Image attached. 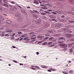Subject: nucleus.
Listing matches in <instances>:
<instances>
[{"mask_svg": "<svg viewBox=\"0 0 74 74\" xmlns=\"http://www.w3.org/2000/svg\"><path fill=\"white\" fill-rule=\"evenodd\" d=\"M59 46L60 47L62 48H64L63 49V51H66L67 50V47L68 45L64 43H61L59 45Z\"/></svg>", "mask_w": 74, "mask_h": 74, "instance_id": "obj_1", "label": "nucleus"}, {"mask_svg": "<svg viewBox=\"0 0 74 74\" xmlns=\"http://www.w3.org/2000/svg\"><path fill=\"white\" fill-rule=\"evenodd\" d=\"M62 26L63 24H62L60 23L59 24H56L55 25V27L56 29H59Z\"/></svg>", "mask_w": 74, "mask_h": 74, "instance_id": "obj_2", "label": "nucleus"}, {"mask_svg": "<svg viewBox=\"0 0 74 74\" xmlns=\"http://www.w3.org/2000/svg\"><path fill=\"white\" fill-rule=\"evenodd\" d=\"M42 36V35L41 34H39L38 35V37H37V38H39V39H40V40H42V38H44V36Z\"/></svg>", "mask_w": 74, "mask_h": 74, "instance_id": "obj_3", "label": "nucleus"}, {"mask_svg": "<svg viewBox=\"0 0 74 74\" xmlns=\"http://www.w3.org/2000/svg\"><path fill=\"white\" fill-rule=\"evenodd\" d=\"M44 27H49V26H50V25H49V24H48V23H47V22H45L44 24Z\"/></svg>", "mask_w": 74, "mask_h": 74, "instance_id": "obj_4", "label": "nucleus"}, {"mask_svg": "<svg viewBox=\"0 0 74 74\" xmlns=\"http://www.w3.org/2000/svg\"><path fill=\"white\" fill-rule=\"evenodd\" d=\"M51 21L52 23H55L56 22H57V20L55 19H51Z\"/></svg>", "mask_w": 74, "mask_h": 74, "instance_id": "obj_5", "label": "nucleus"}, {"mask_svg": "<svg viewBox=\"0 0 74 74\" xmlns=\"http://www.w3.org/2000/svg\"><path fill=\"white\" fill-rule=\"evenodd\" d=\"M23 19L21 17H20L18 18V22L19 23H21V22H22V21Z\"/></svg>", "mask_w": 74, "mask_h": 74, "instance_id": "obj_6", "label": "nucleus"}, {"mask_svg": "<svg viewBox=\"0 0 74 74\" xmlns=\"http://www.w3.org/2000/svg\"><path fill=\"white\" fill-rule=\"evenodd\" d=\"M4 20V17L1 16H0V21H3Z\"/></svg>", "mask_w": 74, "mask_h": 74, "instance_id": "obj_7", "label": "nucleus"}, {"mask_svg": "<svg viewBox=\"0 0 74 74\" xmlns=\"http://www.w3.org/2000/svg\"><path fill=\"white\" fill-rule=\"evenodd\" d=\"M41 68H43L44 69H48V67L44 65H41Z\"/></svg>", "mask_w": 74, "mask_h": 74, "instance_id": "obj_8", "label": "nucleus"}, {"mask_svg": "<svg viewBox=\"0 0 74 74\" xmlns=\"http://www.w3.org/2000/svg\"><path fill=\"white\" fill-rule=\"evenodd\" d=\"M3 6H4L6 8H8V5L5 3H4L3 4Z\"/></svg>", "mask_w": 74, "mask_h": 74, "instance_id": "obj_9", "label": "nucleus"}, {"mask_svg": "<svg viewBox=\"0 0 74 74\" xmlns=\"http://www.w3.org/2000/svg\"><path fill=\"white\" fill-rule=\"evenodd\" d=\"M74 73V70H71L69 71V74H73Z\"/></svg>", "mask_w": 74, "mask_h": 74, "instance_id": "obj_10", "label": "nucleus"}, {"mask_svg": "<svg viewBox=\"0 0 74 74\" xmlns=\"http://www.w3.org/2000/svg\"><path fill=\"white\" fill-rule=\"evenodd\" d=\"M65 39L66 38L64 37H61L60 38L59 40H65Z\"/></svg>", "mask_w": 74, "mask_h": 74, "instance_id": "obj_11", "label": "nucleus"}, {"mask_svg": "<svg viewBox=\"0 0 74 74\" xmlns=\"http://www.w3.org/2000/svg\"><path fill=\"white\" fill-rule=\"evenodd\" d=\"M68 22H69V23H74V21L72 20H68Z\"/></svg>", "mask_w": 74, "mask_h": 74, "instance_id": "obj_12", "label": "nucleus"}, {"mask_svg": "<svg viewBox=\"0 0 74 74\" xmlns=\"http://www.w3.org/2000/svg\"><path fill=\"white\" fill-rule=\"evenodd\" d=\"M55 38H54L52 37H50L49 38V40L51 41V40H53Z\"/></svg>", "mask_w": 74, "mask_h": 74, "instance_id": "obj_13", "label": "nucleus"}, {"mask_svg": "<svg viewBox=\"0 0 74 74\" xmlns=\"http://www.w3.org/2000/svg\"><path fill=\"white\" fill-rule=\"evenodd\" d=\"M66 36L68 38H70L71 37V35L70 34H67Z\"/></svg>", "mask_w": 74, "mask_h": 74, "instance_id": "obj_14", "label": "nucleus"}, {"mask_svg": "<svg viewBox=\"0 0 74 74\" xmlns=\"http://www.w3.org/2000/svg\"><path fill=\"white\" fill-rule=\"evenodd\" d=\"M16 16L17 17H19L21 16V14L19 13H17L16 14Z\"/></svg>", "mask_w": 74, "mask_h": 74, "instance_id": "obj_15", "label": "nucleus"}, {"mask_svg": "<svg viewBox=\"0 0 74 74\" xmlns=\"http://www.w3.org/2000/svg\"><path fill=\"white\" fill-rule=\"evenodd\" d=\"M34 32H31L29 34V35L30 36H33V35H34Z\"/></svg>", "mask_w": 74, "mask_h": 74, "instance_id": "obj_16", "label": "nucleus"}, {"mask_svg": "<svg viewBox=\"0 0 74 74\" xmlns=\"http://www.w3.org/2000/svg\"><path fill=\"white\" fill-rule=\"evenodd\" d=\"M50 70H52V71H56V69H53L52 68H49Z\"/></svg>", "mask_w": 74, "mask_h": 74, "instance_id": "obj_17", "label": "nucleus"}, {"mask_svg": "<svg viewBox=\"0 0 74 74\" xmlns=\"http://www.w3.org/2000/svg\"><path fill=\"white\" fill-rule=\"evenodd\" d=\"M55 16L54 15H51L50 16V18H55Z\"/></svg>", "mask_w": 74, "mask_h": 74, "instance_id": "obj_18", "label": "nucleus"}, {"mask_svg": "<svg viewBox=\"0 0 74 74\" xmlns=\"http://www.w3.org/2000/svg\"><path fill=\"white\" fill-rule=\"evenodd\" d=\"M12 22V21H10V20H7L6 21V23H11Z\"/></svg>", "mask_w": 74, "mask_h": 74, "instance_id": "obj_19", "label": "nucleus"}, {"mask_svg": "<svg viewBox=\"0 0 74 74\" xmlns=\"http://www.w3.org/2000/svg\"><path fill=\"white\" fill-rule=\"evenodd\" d=\"M73 30H72L71 31L68 30L67 31V32H68V33H73Z\"/></svg>", "mask_w": 74, "mask_h": 74, "instance_id": "obj_20", "label": "nucleus"}, {"mask_svg": "<svg viewBox=\"0 0 74 74\" xmlns=\"http://www.w3.org/2000/svg\"><path fill=\"white\" fill-rule=\"evenodd\" d=\"M3 1L5 3L8 4V1L7 0H3Z\"/></svg>", "mask_w": 74, "mask_h": 74, "instance_id": "obj_21", "label": "nucleus"}, {"mask_svg": "<svg viewBox=\"0 0 74 74\" xmlns=\"http://www.w3.org/2000/svg\"><path fill=\"white\" fill-rule=\"evenodd\" d=\"M24 24H25V25H24ZM24 24H23L24 26V27H26V26H27V25H29V24H30V23H28L27 24L24 23Z\"/></svg>", "mask_w": 74, "mask_h": 74, "instance_id": "obj_22", "label": "nucleus"}, {"mask_svg": "<svg viewBox=\"0 0 74 74\" xmlns=\"http://www.w3.org/2000/svg\"><path fill=\"white\" fill-rule=\"evenodd\" d=\"M40 8H42L43 10H47L48 9V8L45 7H42Z\"/></svg>", "mask_w": 74, "mask_h": 74, "instance_id": "obj_23", "label": "nucleus"}, {"mask_svg": "<svg viewBox=\"0 0 74 74\" xmlns=\"http://www.w3.org/2000/svg\"><path fill=\"white\" fill-rule=\"evenodd\" d=\"M34 4H39V3L37 1H35L33 2Z\"/></svg>", "mask_w": 74, "mask_h": 74, "instance_id": "obj_24", "label": "nucleus"}, {"mask_svg": "<svg viewBox=\"0 0 74 74\" xmlns=\"http://www.w3.org/2000/svg\"><path fill=\"white\" fill-rule=\"evenodd\" d=\"M54 36L55 37H59L60 36V34H55Z\"/></svg>", "mask_w": 74, "mask_h": 74, "instance_id": "obj_25", "label": "nucleus"}, {"mask_svg": "<svg viewBox=\"0 0 74 74\" xmlns=\"http://www.w3.org/2000/svg\"><path fill=\"white\" fill-rule=\"evenodd\" d=\"M47 44V42H45L43 43L42 44V45H46Z\"/></svg>", "mask_w": 74, "mask_h": 74, "instance_id": "obj_26", "label": "nucleus"}, {"mask_svg": "<svg viewBox=\"0 0 74 74\" xmlns=\"http://www.w3.org/2000/svg\"><path fill=\"white\" fill-rule=\"evenodd\" d=\"M29 69H32V70H36V69L33 67H29Z\"/></svg>", "mask_w": 74, "mask_h": 74, "instance_id": "obj_27", "label": "nucleus"}, {"mask_svg": "<svg viewBox=\"0 0 74 74\" xmlns=\"http://www.w3.org/2000/svg\"><path fill=\"white\" fill-rule=\"evenodd\" d=\"M34 67H35V68H37V69H40L39 68V67L37 66H34Z\"/></svg>", "mask_w": 74, "mask_h": 74, "instance_id": "obj_28", "label": "nucleus"}, {"mask_svg": "<svg viewBox=\"0 0 74 74\" xmlns=\"http://www.w3.org/2000/svg\"><path fill=\"white\" fill-rule=\"evenodd\" d=\"M34 24H33L31 25V27H32V28H33V27L34 26Z\"/></svg>", "mask_w": 74, "mask_h": 74, "instance_id": "obj_29", "label": "nucleus"}, {"mask_svg": "<svg viewBox=\"0 0 74 74\" xmlns=\"http://www.w3.org/2000/svg\"><path fill=\"white\" fill-rule=\"evenodd\" d=\"M41 15H46V14L44 13H40Z\"/></svg>", "mask_w": 74, "mask_h": 74, "instance_id": "obj_30", "label": "nucleus"}, {"mask_svg": "<svg viewBox=\"0 0 74 74\" xmlns=\"http://www.w3.org/2000/svg\"><path fill=\"white\" fill-rule=\"evenodd\" d=\"M63 74H68V73L67 72H66L65 71H64L63 72Z\"/></svg>", "mask_w": 74, "mask_h": 74, "instance_id": "obj_31", "label": "nucleus"}, {"mask_svg": "<svg viewBox=\"0 0 74 74\" xmlns=\"http://www.w3.org/2000/svg\"><path fill=\"white\" fill-rule=\"evenodd\" d=\"M57 13L58 14H61L62 13V12H60V11H59V10H58V12H57Z\"/></svg>", "mask_w": 74, "mask_h": 74, "instance_id": "obj_32", "label": "nucleus"}, {"mask_svg": "<svg viewBox=\"0 0 74 74\" xmlns=\"http://www.w3.org/2000/svg\"><path fill=\"white\" fill-rule=\"evenodd\" d=\"M51 13H52L54 15H56L57 14V13H55V12H51Z\"/></svg>", "mask_w": 74, "mask_h": 74, "instance_id": "obj_33", "label": "nucleus"}, {"mask_svg": "<svg viewBox=\"0 0 74 74\" xmlns=\"http://www.w3.org/2000/svg\"><path fill=\"white\" fill-rule=\"evenodd\" d=\"M74 41V39L73 38L71 39H70L69 40V41Z\"/></svg>", "mask_w": 74, "mask_h": 74, "instance_id": "obj_34", "label": "nucleus"}, {"mask_svg": "<svg viewBox=\"0 0 74 74\" xmlns=\"http://www.w3.org/2000/svg\"><path fill=\"white\" fill-rule=\"evenodd\" d=\"M48 38H49V37H46L44 39V41H45V40H47V39H48Z\"/></svg>", "mask_w": 74, "mask_h": 74, "instance_id": "obj_35", "label": "nucleus"}, {"mask_svg": "<svg viewBox=\"0 0 74 74\" xmlns=\"http://www.w3.org/2000/svg\"><path fill=\"white\" fill-rule=\"evenodd\" d=\"M13 62H14V63H18V62L16 61L13 60Z\"/></svg>", "mask_w": 74, "mask_h": 74, "instance_id": "obj_36", "label": "nucleus"}, {"mask_svg": "<svg viewBox=\"0 0 74 74\" xmlns=\"http://www.w3.org/2000/svg\"><path fill=\"white\" fill-rule=\"evenodd\" d=\"M13 9H14V10H18V9H17V8L15 7H14L13 8Z\"/></svg>", "mask_w": 74, "mask_h": 74, "instance_id": "obj_37", "label": "nucleus"}, {"mask_svg": "<svg viewBox=\"0 0 74 74\" xmlns=\"http://www.w3.org/2000/svg\"><path fill=\"white\" fill-rule=\"evenodd\" d=\"M52 42H49L47 43V44L48 45H50V44H52Z\"/></svg>", "mask_w": 74, "mask_h": 74, "instance_id": "obj_38", "label": "nucleus"}, {"mask_svg": "<svg viewBox=\"0 0 74 74\" xmlns=\"http://www.w3.org/2000/svg\"><path fill=\"white\" fill-rule=\"evenodd\" d=\"M61 18H63L65 17V16L64 15H63L61 16Z\"/></svg>", "mask_w": 74, "mask_h": 74, "instance_id": "obj_39", "label": "nucleus"}, {"mask_svg": "<svg viewBox=\"0 0 74 74\" xmlns=\"http://www.w3.org/2000/svg\"><path fill=\"white\" fill-rule=\"evenodd\" d=\"M66 29L65 28H64L62 29V31L63 32H65V31H66Z\"/></svg>", "mask_w": 74, "mask_h": 74, "instance_id": "obj_40", "label": "nucleus"}, {"mask_svg": "<svg viewBox=\"0 0 74 74\" xmlns=\"http://www.w3.org/2000/svg\"><path fill=\"white\" fill-rule=\"evenodd\" d=\"M73 49H71L69 50V51L70 52H73Z\"/></svg>", "mask_w": 74, "mask_h": 74, "instance_id": "obj_41", "label": "nucleus"}, {"mask_svg": "<svg viewBox=\"0 0 74 74\" xmlns=\"http://www.w3.org/2000/svg\"><path fill=\"white\" fill-rule=\"evenodd\" d=\"M20 38H20L19 40L20 41H21V40H22L23 39V38H21V37H20Z\"/></svg>", "mask_w": 74, "mask_h": 74, "instance_id": "obj_42", "label": "nucleus"}, {"mask_svg": "<svg viewBox=\"0 0 74 74\" xmlns=\"http://www.w3.org/2000/svg\"><path fill=\"white\" fill-rule=\"evenodd\" d=\"M0 36L1 37H4V34H1Z\"/></svg>", "mask_w": 74, "mask_h": 74, "instance_id": "obj_43", "label": "nucleus"}, {"mask_svg": "<svg viewBox=\"0 0 74 74\" xmlns=\"http://www.w3.org/2000/svg\"><path fill=\"white\" fill-rule=\"evenodd\" d=\"M3 16H7L8 15L7 14H3Z\"/></svg>", "mask_w": 74, "mask_h": 74, "instance_id": "obj_44", "label": "nucleus"}, {"mask_svg": "<svg viewBox=\"0 0 74 74\" xmlns=\"http://www.w3.org/2000/svg\"><path fill=\"white\" fill-rule=\"evenodd\" d=\"M12 38H11V40H14V39H15V38L14 37V36H12Z\"/></svg>", "mask_w": 74, "mask_h": 74, "instance_id": "obj_45", "label": "nucleus"}, {"mask_svg": "<svg viewBox=\"0 0 74 74\" xmlns=\"http://www.w3.org/2000/svg\"><path fill=\"white\" fill-rule=\"evenodd\" d=\"M55 46V45H52L49 46L50 47H54Z\"/></svg>", "mask_w": 74, "mask_h": 74, "instance_id": "obj_46", "label": "nucleus"}, {"mask_svg": "<svg viewBox=\"0 0 74 74\" xmlns=\"http://www.w3.org/2000/svg\"><path fill=\"white\" fill-rule=\"evenodd\" d=\"M71 11L72 12H73V13H74V9H72L71 10Z\"/></svg>", "mask_w": 74, "mask_h": 74, "instance_id": "obj_47", "label": "nucleus"}, {"mask_svg": "<svg viewBox=\"0 0 74 74\" xmlns=\"http://www.w3.org/2000/svg\"><path fill=\"white\" fill-rule=\"evenodd\" d=\"M29 38V37H26L25 38L23 39V40H26V39H27V38Z\"/></svg>", "mask_w": 74, "mask_h": 74, "instance_id": "obj_48", "label": "nucleus"}, {"mask_svg": "<svg viewBox=\"0 0 74 74\" xmlns=\"http://www.w3.org/2000/svg\"><path fill=\"white\" fill-rule=\"evenodd\" d=\"M70 2H71L72 3H74V0H71V1Z\"/></svg>", "mask_w": 74, "mask_h": 74, "instance_id": "obj_49", "label": "nucleus"}, {"mask_svg": "<svg viewBox=\"0 0 74 74\" xmlns=\"http://www.w3.org/2000/svg\"><path fill=\"white\" fill-rule=\"evenodd\" d=\"M66 19H67V20H69V19H70V17H68V18H66Z\"/></svg>", "mask_w": 74, "mask_h": 74, "instance_id": "obj_50", "label": "nucleus"}, {"mask_svg": "<svg viewBox=\"0 0 74 74\" xmlns=\"http://www.w3.org/2000/svg\"><path fill=\"white\" fill-rule=\"evenodd\" d=\"M46 13H47V14H51V13H50V12H48L47 11H46Z\"/></svg>", "mask_w": 74, "mask_h": 74, "instance_id": "obj_51", "label": "nucleus"}, {"mask_svg": "<svg viewBox=\"0 0 74 74\" xmlns=\"http://www.w3.org/2000/svg\"><path fill=\"white\" fill-rule=\"evenodd\" d=\"M10 36V35L8 34H6L5 35V36Z\"/></svg>", "mask_w": 74, "mask_h": 74, "instance_id": "obj_52", "label": "nucleus"}, {"mask_svg": "<svg viewBox=\"0 0 74 74\" xmlns=\"http://www.w3.org/2000/svg\"><path fill=\"white\" fill-rule=\"evenodd\" d=\"M36 37H34V38H31V40H32L34 39H36Z\"/></svg>", "mask_w": 74, "mask_h": 74, "instance_id": "obj_53", "label": "nucleus"}, {"mask_svg": "<svg viewBox=\"0 0 74 74\" xmlns=\"http://www.w3.org/2000/svg\"><path fill=\"white\" fill-rule=\"evenodd\" d=\"M18 34H21L22 32H18Z\"/></svg>", "mask_w": 74, "mask_h": 74, "instance_id": "obj_54", "label": "nucleus"}, {"mask_svg": "<svg viewBox=\"0 0 74 74\" xmlns=\"http://www.w3.org/2000/svg\"><path fill=\"white\" fill-rule=\"evenodd\" d=\"M34 11L35 12H36V13H38V11H37L34 10Z\"/></svg>", "mask_w": 74, "mask_h": 74, "instance_id": "obj_55", "label": "nucleus"}, {"mask_svg": "<svg viewBox=\"0 0 74 74\" xmlns=\"http://www.w3.org/2000/svg\"><path fill=\"white\" fill-rule=\"evenodd\" d=\"M49 72H52V71L50 69H49L47 70Z\"/></svg>", "mask_w": 74, "mask_h": 74, "instance_id": "obj_56", "label": "nucleus"}, {"mask_svg": "<svg viewBox=\"0 0 74 74\" xmlns=\"http://www.w3.org/2000/svg\"><path fill=\"white\" fill-rule=\"evenodd\" d=\"M19 39H20L19 38H18L16 39L15 40H16V41H18V40H19Z\"/></svg>", "mask_w": 74, "mask_h": 74, "instance_id": "obj_57", "label": "nucleus"}, {"mask_svg": "<svg viewBox=\"0 0 74 74\" xmlns=\"http://www.w3.org/2000/svg\"><path fill=\"white\" fill-rule=\"evenodd\" d=\"M11 3L12 4H15V3L13 1L11 2Z\"/></svg>", "mask_w": 74, "mask_h": 74, "instance_id": "obj_58", "label": "nucleus"}, {"mask_svg": "<svg viewBox=\"0 0 74 74\" xmlns=\"http://www.w3.org/2000/svg\"><path fill=\"white\" fill-rule=\"evenodd\" d=\"M4 33H5V32H2L1 33V34H4Z\"/></svg>", "mask_w": 74, "mask_h": 74, "instance_id": "obj_59", "label": "nucleus"}, {"mask_svg": "<svg viewBox=\"0 0 74 74\" xmlns=\"http://www.w3.org/2000/svg\"><path fill=\"white\" fill-rule=\"evenodd\" d=\"M40 6H41V7H44V5L40 4Z\"/></svg>", "mask_w": 74, "mask_h": 74, "instance_id": "obj_60", "label": "nucleus"}, {"mask_svg": "<svg viewBox=\"0 0 74 74\" xmlns=\"http://www.w3.org/2000/svg\"><path fill=\"white\" fill-rule=\"evenodd\" d=\"M39 53H40L38 52H36V55H39Z\"/></svg>", "mask_w": 74, "mask_h": 74, "instance_id": "obj_61", "label": "nucleus"}, {"mask_svg": "<svg viewBox=\"0 0 74 74\" xmlns=\"http://www.w3.org/2000/svg\"><path fill=\"white\" fill-rule=\"evenodd\" d=\"M15 34L13 33L12 34V36L14 37V36H15Z\"/></svg>", "mask_w": 74, "mask_h": 74, "instance_id": "obj_62", "label": "nucleus"}, {"mask_svg": "<svg viewBox=\"0 0 74 74\" xmlns=\"http://www.w3.org/2000/svg\"><path fill=\"white\" fill-rule=\"evenodd\" d=\"M17 7H19V8H21V6L19 5H18Z\"/></svg>", "mask_w": 74, "mask_h": 74, "instance_id": "obj_63", "label": "nucleus"}, {"mask_svg": "<svg viewBox=\"0 0 74 74\" xmlns=\"http://www.w3.org/2000/svg\"><path fill=\"white\" fill-rule=\"evenodd\" d=\"M47 11H52V10H47Z\"/></svg>", "mask_w": 74, "mask_h": 74, "instance_id": "obj_64", "label": "nucleus"}]
</instances>
